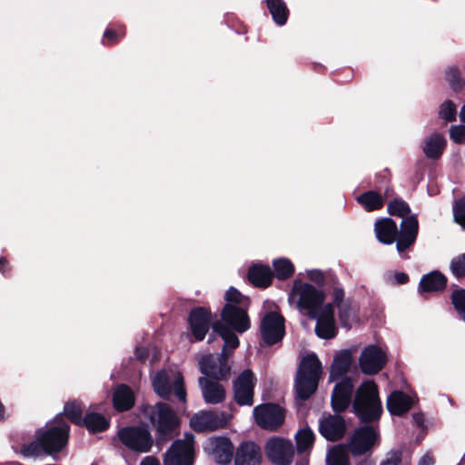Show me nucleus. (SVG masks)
Instances as JSON below:
<instances>
[{"label":"nucleus","mask_w":465,"mask_h":465,"mask_svg":"<svg viewBox=\"0 0 465 465\" xmlns=\"http://www.w3.org/2000/svg\"><path fill=\"white\" fill-rule=\"evenodd\" d=\"M324 293L312 285L295 280L288 296L290 305L300 311H306L317 321L315 332L322 339H331L337 333L334 309L331 303L323 304Z\"/></svg>","instance_id":"obj_1"},{"label":"nucleus","mask_w":465,"mask_h":465,"mask_svg":"<svg viewBox=\"0 0 465 465\" xmlns=\"http://www.w3.org/2000/svg\"><path fill=\"white\" fill-rule=\"evenodd\" d=\"M68 433V424L61 416H58L45 430H39L36 441L24 445L21 453L25 457H34L43 453L59 451L66 445Z\"/></svg>","instance_id":"obj_2"},{"label":"nucleus","mask_w":465,"mask_h":465,"mask_svg":"<svg viewBox=\"0 0 465 465\" xmlns=\"http://www.w3.org/2000/svg\"><path fill=\"white\" fill-rule=\"evenodd\" d=\"M322 375V364L315 354L302 359L295 379V391L300 400L309 399L316 391Z\"/></svg>","instance_id":"obj_3"},{"label":"nucleus","mask_w":465,"mask_h":465,"mask_svg":"<svg viewBox=\"0 0 465 465\" xmlns=\"http://www.w3.org/2000/svg\"><path fill=\"white\" fill-rule=\"evenodd\" d=\"M355 414L363 421L378 419L382 411L378 388L371 381H366L358 388L353 401Z\"/></svg>","instance_id":"obj_4"},{"label":"nucleus","mask_w":465,"mask_h":465,"mask_svg":"<svg viewBox=\"0 0 465 465\" xmlns=\"http://www.w3.org/2000/svg\"><path fill=\"white\" fill-rule=\"evenodd\" d=\"M227 304L222 312V321L238 332H244L250 328V321L244 309L236 304H244L242 293L233 287H230L224 296Z\"/></svg>","instance_id":"obj_5"},{"label":"nucleus","mask_w":465,"mask_h":465,"mask_svg":"<svg viewBox=\"0 0 465 465\" xmlns=\"http://www.w3.org/2000/svg\"><path fill=\"white\" fill-rule=\"evenodd\" d=\"M153 425L155 427L158 440H166L173 436L179 425V420L173 410L163 402H158L146 410Z\"/></svg>","instance_id":"obj_6"},{"label":"nucleus","mask_w":465,"mask_h":465,"mask_svg":"<svg viewBox=\"0 0 465 465\" xmlns=\"http://www.w3.org/2000/svg\"><path fill=\"white\" fill-rule=\"evenodd\" d=\"M153 387L156 394L167 399L173 393L181 401H186V391L183 375L176 371H161L153 378Z\"/></svg>","instance_id":"obj_7"},{"label":"nucleus","mask_w":465,"mask_h":465,"mask_svg":"<svg viewBox=\"0 0 465 465\" xmlns=\"http://www.w3.org/2000/svg\"><path fill=\"white\" fill-rule=\"evenodd\" d=\"M117 437L124 446L137 453L149 452L153 443L151 432L145 427L128 426L122 428L118 430Z\"/></svg>","instance_id":"obj_8"},{"label":"nucleus","mask_w":465,"mask_h":465,"mask_svg":"<svg viewBox=\"0 0 465 465\" xmlns=\"http://www.w3.org/2000/svg\"><path fill=\"white\" fill-rule=\"evenodd\" d=\"M194 436L186 433L183 440H175L165 453L164 465H193Z\"/></svg>","instance_id":"obj_9"},{"label":"nucleus","mask_w":465,"mask_h":465,"mask_svg":"<svg viewBox=\"0 0 465 465\" xmlns=\"http://www.w3.org/2000/svg\"><path fill=\"white\" fill-rule=\"evenodd\" d=\"M253 417L262 429L272 431L282 425L285 411L277 404L265 403L253 409Z\"/></svg>","instance_id":"obj_10"},{"label":"nucleus","mask_w":465,"mask_h":465,"mask_svg":"<svg viewBox=\"0 0 465 465\" xmlns=\"http://www.w3.org/2000/svg\"><path fill=\"white\" fill-rule=\"evenodd\" d=\"M264 450L268 459L279 465L290 464L294 456L292 441L280 437L269 439L265 443Z\"/></svg>","instance_id":"obj_11"},{"label":"nucleus","mask_w":465,"mask_h":465,"mask_svg":"<svg viewBox=\"0 0 465 465\" xmlns=\"http://www.w3.org/2000/svg\"><path fill=\"white\" fill-rule=\"evenodd\" d=\"M284 333V318L279 312H271L262 318L261 334L266 344L272 345L280 341Z\"/></svg>","instance_id":"obj_12"},{"label":"nucleus","mask_w":465,"mask_h":465,"mask_svg":"<svg viewBox=\"0 0 465 465\" xmlns=\"http://www.w3.org/2000/svg\"><path fill=\"white\" fill-rule=\"evenodd\" d=\"M378 440L379 434L376 429L366 425L354 431L348 447L353 455H361L370 451Z\"/></svg>","instance_id":"obj_13"},{"label":"nucleus","mask_w":465,"mask_h":465,"mask_svg":"<svg viewBox=\"0 0 465 465\" xmlns=\"http://www.w3.org/2000/svg\"><path fill=\"white\" fill-rule=\"evenodd\" d=\"M385 363L386 353L376 345L365 347L359 359L360 368L367 375L376 374L384 367Z\"/></svg>","instance_id":"obj_14"},{"label":"nucleus","mask_w":465,"mask_h":465,"mask_svg":"<svg viewBox=\"0 0 465 465\" xmlns=\"http://www.w3.org/2000/svg\"><path fill=\"white\" fill-rule=\"evenodd\" d=\"M256 379L250 370L243 371L233 382L234 400L239 405L253 404Z\"/></svg>","instance_id":"obj_15"},{"label":"nucleus","mask_w":465,"mask_h":465,"mask_svg":"<svg viewBox=\"0 0 465 465\" xmlns=\"http://www.w3.org/2000/svg\"><path fill=\"white\" fill-rule=\"evenodd\" d=\"M229 416L224 412L200 411L190 420V425L195 431H211L224 427Z\"/></svg>","instance_id":"obj_16"},{"label":"nucleus","mask_w":465,"mask_h":465,"mask_svg":"<svg viewBox=\"0 0 465 465\" xmlns=\"http://www.w3.org/2000/svg\"><path fill=\"white\" fill-rule=\"evenodd\" d=\"M200 371L205 376L215 380L226 379L230 373V366L223 355H206L199 361Z\"/></svg>","instance_id":"obj_17"},{"label":"nucleus","mask_w":465,"mask_h":465,"mask_svg":"<svg viewBox=\"0 0 465 465\" xmlns=\"http://www.w3.org/2000/svg\"><path fill=\"white\" fill-rule=\"evenodd\" d=\"M204 450L219 464H227L232 460L233 446L225 437H212L205 445Z\"/></svg>","instance_id":"obj_18"},{"label":"nucleus","mask_w":465,"mask_h":465,"mask_svg":"<svg viewBox=\"0 0 465 465\" xmlns=\"http://www.w3.org/2000/svg\"><path fill=\"white\" fill-rule=\"evenodd\" d=\"M353 383L351 378H342L333 388L331 393V407L334 411H343L351 402Z\"/></svg>","instance_id":"obj_19"},{"label":"nucleus","mask_w":465,"mask_h":465,"mask_svg":"<svg viewBox=\"0 0 465 465\" xmlns=\"http://www.w3.org/2000/svg\"><path fill=\"white\" fill-rule=\"evenodd\" d=\"M418 220L415 215L402 219L401 231L398 232L397 250L400 253L412 245L418 234Z\"/></svg>","instance_id":"obj_20"},{"label":"nucleus","mask_w":465,"mask_h":465,"mask_svg":"<svg viewBox=\"0 0 465 465\" xmlns=\"http://www.w3.org/2000/svg\"><path fill=\"white\" fill-rule=\"evenodd\" d=\"M212 322V314L204 308L192 310L189 316V323L192 332L197 341L204 339Z\"/></svg>","instance_id":"obj_21"},{"label":"nucleus","mask_w":465,"mask_h":465,"mask_svg":"<svg viewBox=\"0 0 465 465\" xmlns=\"http://www.w3.org/2000/svg\"><path fill=\"white\" fill-rule=\"evenodd\" d=\"M260 447L252 441H245L238 446L234 455V465H261Z\"/></svg>","instance_id":"obj_22"},{"label":"nucleus","mask_w":465,"mask_h":465,"mask_svg":"<svg viewBox=\"0 0 465 465\" xmlns=\"http://www.w3.org/2000/svg\"><path fill=\"white\" fill-rule=\"evenodd\" d=\"M319 430L328 440H338L345 432V422L341 416L328 415L320 420Z\"/></svg>","instance_id":"obj_23"},{"label":"nucleus","mask_w":465,"mask_h":465,"mask_svg":"<svg viewBox=\"0 0 465 465\" xmlns=\"http://www.w3.org/2000/svg\"><path fill=\"white\" fill-rule=\"evenodd\" d=\"M198 382L206 403L218 404L224 401L226 392L222 384L206 377H200Z\"/></svg>","instance_id":"obj_24"},{"label":"nucleus","mask_w":465,"mask_h":465,"mask_svg":"<svg viewBox=\"0 0 465 465\" xmlns=\"http://www.w3.org/2000/svg\"><path fill=\"white\" fill-rule=\"evenodd\" d=\"M374 231L377 239L385 244H391L397 241L398 227L396 223L390 218L380 219L375 223Z\"/></svg>","instance_id":"obj_25"},{"label":"nucleus","mask_w":465,"mask_h":465,"mask_svg":"<svg viewBox=\"0 0 465 465\" xmlns=\"http://www.w3.org/2000/svg\"><path fill=\"white\" fill-rule=\"evenodd\" d=\"M413 399L400 391H393L388 398L387 408L393 415H402L412 406Z\"/></svg>","instance_id":"obj_26"},{"label":"nucleus","mask_w":465,"mask_h":465,"mask_svg":"<svg viewBox=\"0 0 465 465\" xmlns=\"http://www.w3.org/2000/svg\"><path fill=\"white\" fill-rule=\"evenodd\" d=\"M446 143L443 134L434 133L424 140L422 151L427 158L439 159L446 147Z\"/></svg>","instance_id":"obj_27"},{"label":"nucleus","mask_w":465,"mask_h":465,"mask_svg":"<svg viewBox=\"0 0 465 465\" xmlns=\"http://www.w3.org/2000/svg\"><path fill=\"white\" fill-rule=\"evenodd\" d=\"M352 361V356L350 351H342L338 353L331 364L330 380L335 381L341 378L349 371Z\"/></svg>","instance_id":"obj_28"},{"label":"nucleus","mask_w":465,"mask_h":465,"mask_svg":"<svg viewBox=\"0 0 465 465\" xmlns=\"http://www.w3.org/2000/svg\"><path fill=\"white\" fill-rule=\"evenodd\" d=\"M226 323L222 322H215L212 324L213 332L218 333L224 341L223 350L221 355L228 358V350H234L239 345V340L235 333L225 326Z\"/></svg>","instance_id":"obj_29"},{"label":"nucleus","mask_w":465,"mask_h":465,"mask_svg":"<svg viewBox=\"0 0 465 465\" xmlns=\"http://www.w3.org/2000/svg\"><path fill=\"white\" fill-rule=\"evenodd\" d=\"M113 401L117 411H127L134 404V392L126 385H119L114 391Z\"/></svg>","instance_id":"obj_30"},{"label":"nucleus","mask_w":465,"mask_h":465,"mask_svg":"<svg viewBox=\"0 0 465 465\" xmlns=\"http://www.w3.org/2000/svg\"><path fill=\"white\" fill-rule=\"evenodd\" d=\"M447 283L446 277L438 271H433L424 275L420 282V291L436 292L442 290Z\"/></svg>","instance_id":"obj_31"},{"label":"nucleus","mask_w":465,"mask_h":465,"mask_svg":"<svg viewBox=\"0 0 465 465\" xmlns=\"http://www.w3.org/2000/svg\"><path fill=\"white\" fill-rule=\"evenodd\" d=\"M249 281L259 287H267L271 284L272 273L268 266L254 265L248 272Z\"/></svg>","instance_id":"obj_32"},{"label":"nucleus","mask_w":465,"mask_h":465,"mask_svg":"<svg viewBox=\"0 0 465 465\" xmlns=\"http://www.w3.org/2000/svg\"><path fill=\"white\" fill-rule=\"evenodd\" d=\"M267 7L272 16L273 21L278 25L286 24L289 10L283 0H266Z\"/></svg>","instance_id":"obj_33"},{"label":"nucleus","mask_w":465,"mask_h":465,"mask_svg":"<svg viewBox=\"0 0 465 465\" xmlns=\"http://www.w3.org/2000/svg\"><path fill=\"white\" fill-rule=\"evenodd\" d=\"M358 203L367 211L371 212L383 206V199L374 191L366 192L357 197Z\"/></svg>","instance_id":"obj_34"},{"label":"nucleus","mask_w":465,"mask_h":465,"mask_svg":"<svg viewBox=\"0 0 465 465\" xmlns=\"http://www.w3.org/2000/svg\"><path fill=\"white\" fill-rule=\"evenodd\" d=\"M90 431H102L108 428L109 421L101 414L98 413H89L84 419V423Z\"/></svg>","instance_id":"obj_35"},{"label":"nucleus","mask_w":465,"mask_h":465,"mask_svg":"<svg viewBox=\"0 0 465 465\" xmlns=\"http://www.w3.org/2000/svg\"><path fill=\"white\" fill-rule=\"evenodd\" d=\"M326 461L328 465H349V456L344 446H336L329 450Z\"/></svg>","instance_id":"obj_36"},{"label":"nucleus","mask_w":465,"mask_h":465,"mask_svg":"<svg viewBox=\"0 0 465 465\" xmlns=\"http://www.w3.org/2000/svg\"><path fill=\"white\" fill-rule=\"evenodd\" d=\"M295 439L298 451L302 452L312 448L314 441V434L311 429L303 428L296 433Z\"/></svg>","instance_id":"obj_37"},{"label":"nucleus","mask_w":465,"mask_h":465,"mask_svg":"<svg viewBox=\"0 0 465 465\" xmlns=\"http://www.w3.org/2000/svg\"><path fill=\"white\" fill-rule=\"evenodd\" d=\"M273 268L276 277L281 280L290 278L294 272L293 264L286 258L274 260Z\"/></svg>","instance_id":"obj_38"},{"label":"nucleus","mask_w":465,"mask_h":465,"mask_svg":"<svg viewBox=\"0 0 465 465\" xmlns=\"http://www.w3.org/2000/svg\"><path fill=\"white\" fill-rule=\"evenodd\" d=\"M338 317L342 327H350L352 321L355 319V308L351 305V302H341L337 306Z\"/></svg>","instance_id":"obj_39"},{"label":"nucleus","mask_w":465,"mask_h":465,"mask_svg":"<svg viewBox=\"0 0 465 465\" xmlns=\"http://www.w3.org/2000/svg\"><path fill=\"white\" fill-rule=\"evenodd\" d=\"M64 412L72 422L79 426L83 425L84 420L82 419V406L79 402L73 401L66 403Z\"/></svg>","instance_id":"obj_40"},{"label":"nucleus","mask_w":465,"mask_h":465,"mask_svg":"<svg viewBox=\"0 0 465 465\" xmlns=\"http://www.w3.org/2000/svg\"><path fill=\"white\" fill-rule=\"evenodd\" d=\"M388 212L391 215H397L402 219L409 217L411 209L406 202L401 199H395L388 203Z\"/></svg>","instance_id":"obj_41"},{"label":"nucleus","mask_w":465,"mask_h":465,"mask_svg":"<svg viewBox=\"0 0 465 465\" xmlns=\"http://www.w3.org/2000/svg\"><path fill=\"white\" fill-rule=\"evenodd\" d=\"M451 301L460 318L465 322V290L459 289L454 291L451 295Z\"/></svg>","instance_id":"obj_42"},{"label":"nucleus","mask_w":465,"mask_h":465,"mask_svg":"<svg viewBox=\"0 0 465 465\" xmlns=\"http://www.w3.org/2000/svg\"><path fill=\"white\" fill-rule=\"evenodd\" d=\"M450 270L456 278L465 277V253L459 254L451 259Z\"/></svg>","instance_id":"obj_43"},{"label":"nucleus","mask_w":465,"mask_h":465,"mask_svg":"<svg viewBox=\"0 0 465 465\" xmlns=\"http://www.w3.org/2000/svg\"><path fill=\"white\" fill-rule=\"evenodd\" d=\"M446 81L452 89L458 90L463 86V81L460 78V71L456 67H450L445 74Z\"/></svg>","instance_id":"obj_44"},{"label":"nucleus","mask_w":465,"mask_h":465,"mask_svg":"<svg viewBox=\"0 0 465 465\" xmlns=\"http://www.w3.org/2000/svg\"><path fill=\"white\" fill-rule=\"evenodd\" d=\"M440 116L449 122L455 120L457 109L451 101H445L440 108Z\"/></svg>","instance_id":"obj_45"},{"label":"nucleus","mask_w":465,"mask_h":465,"mask_svg":"<svg viewBox=\"0 0 465 465\" xmlns=\"http://www.w3.org/2000/svg\"><path fill=\"white\" fill-rule=\"evenodd\" d=\"M453 213L455 221L465 228V196L456 202Z\"/></svg>","instance_id":"obj_46"},{"label":"nucleus","mask_w":465,"mask_h":465,"mask_svg":"<svg viewBox=\"0 0 465 465\" xmlns=\"http://www.w3.org/2000/svg\"><path fill=\"white\" fill-rule=\"evenodd\" d=\"M450 139L457 143H462L465 142V126L463 125H455L450 128Z\"/></svg>","instance_id":"obj_47"},{"label":"nucleus","mask_w":465,"mask_h":465,"mask_svg":"<svg viewBox=\"0 0 465 465\" xmlns=\"http://www.w3.org/2000/svg\"><path fill=\"white\" fill-rule=\"evenodd\" d=\"M381 465H404L400 451H391L388 453L387 458Z\"/></svg>","instance_id":"obj_48"},{"label":"nucleus","mask_w":465,"mask_h":465,"mask_svg":"<svg viewBox=\"0 0 465 465\" xmlns=\"http://www.w3.org/2000/svg\"><path fill=\"white\" fill-rule=\"evenodd\" d=\"M307 276L311 281L316 283H322L324 281L323 273L320 270L308 271Z\"/></svg>","instance_id":"obj_49"},{"label":"nucleus","mask_w":465,"mask_h":465,"mask_svg":"<svg viewBox=\"0 0 465 465\" xmlns=\"http://www.w3.org/2000/svg\"><path fill=\"white\" fill-rule=\"evenodd\" d=\"M332 300L334 304L339 306L341 302H348L349 301L344 300V292L342 289L335 288L332 294Z\"/></svg>","instance_id":"obj_50"},{"label":"nucleus","mask_w":465,"mask_h":465,"mask_svg":"<svg viewBox=\"0 0 465 465\" xmlns=\"http://www.w3.org/2000/svg\"><path fill=\"white\" fill-rule=\"evenodd\" d=\"M433 463V458L429 454H425L420 458L418 465H432Z\"/></svg>","instance_id":"obj_51"},{"label":"nucleus","mask_w":465,"mask_h":465,"mask_svg":"<svg viewBox=\"0 0 465 465\" xmlns=\"http://www.w3.org/2000/svg\"><path fill=\"white\" fill-rule=\"evenodd\" d=\"M135 355L139 360L143 361L148 355V351L145 348H137Z\"/></svg>","instance_id":"obj_52"},{"label":"nucleus","mask_w":465,"mask_h":465,"mask_svg":"<svg viewBox=\"0 0 465 465\" xmlns=\"http://www.w3.org/2000/svg\"><path fill=\"white\" fill-rule=\"evenodd\" d=\"M140 465H160V464L155 458H153L152 456H147L142 460Z\"/></svg>","instance_id":"obj_53"},{"label":"nucleus","mask_w":465,"mask_h":465,"mask_svg":"<svg viewBox=\"0 0 465 465\" xmlns=\"http://www.w3.org/2000/svg\"><path fill=\"white\" fill-rule=\"evenodd\" d=\"M408 279V275L403 272H397L395 274V280L398 283H405L407 282Z\"/></svg>","instance_id":"obj_54"},{"label":"nucleus","mask_w":465,"mask_h":465,"mask_svg":"<svg viewBox=\"0 0 465 465\" xmlns=\"http://www.w3.org/2000/svg\"><path fill=\"white\" fill-rule=\"evenodd\" d=\"M104 37L108 40H115L116 39V33L113 30H106L104 34Z\"/></svg>","instance_id":"obj_55"},{"label":"nucleus","mask_w":465,"mask_h":465,"mask_svg":"<svg viewBox=\"0 0 465 465\" xmlns=\"http://www.w3.org/2000/svg\"><path fill=\"white\" fill-rule=\"evenodd\" d=\"M413 420L418 425H422L423 423V416L421 414H414Z\"/></svg>","instance_id":"obj_56"},{"label":"nucleus","mask_w":465,"mask_h":465,"mask_svg":"<svg viewBox=\"0 0 465 465\" xmlns=\"http://www.w3.org/2000/svg\"><path fill=\"white\" fill-rule=\"evenodd\" d=\"M5 263H6V260L5 258H0V272L3 273L5 272Z\"/></svg>","instance_id":"obj_57"},{"label":"nucleus","mask_w":465,"mask_h":465,"mask_svg":"<svg viewBox=\"0 0 465 465\" xmlns=\"http://www.w3.org/2000/svg\"><path fill=\"white\" fill-rule=\"evenodd\" d=\"M460 120L465 123V105L462 106L460 113Z\"/></svg>","instance_id":"obj_58"},{"label":"nucleus","mask_w":465,"mask_h":465,"mask_svg":"<svg viewBox=\"0 0 465 465\" xmlns=\"http://www.w3.org/2000/svg\"><path fill=\"white\" fill-rule=\"evenodd\" d=\"M4 412H5V408H4L3 404L0 402V419L4 418Z\"/></svg>","instance_id":"obj_59"}]
</instances>
